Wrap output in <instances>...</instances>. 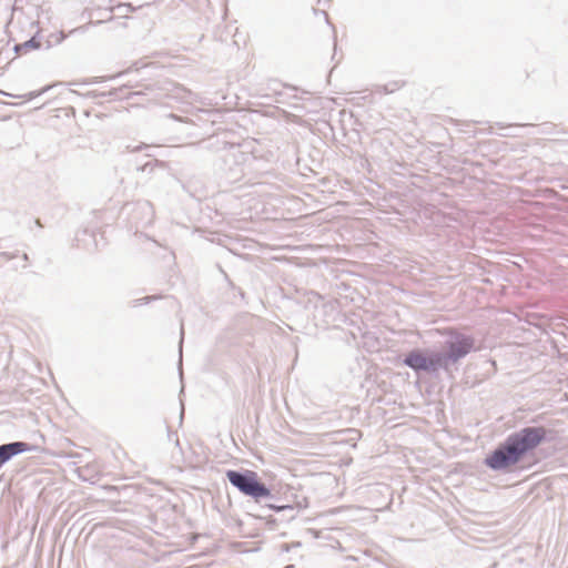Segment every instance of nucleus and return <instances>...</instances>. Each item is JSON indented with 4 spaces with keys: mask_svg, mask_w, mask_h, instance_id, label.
<instances>
[{
    "mask_svg": "<svg viewBox=\"0 0 568 568\" xmlns=\"http://www.w3.org/2000/svg\"><path fill=\"white\" fill-rule=\"evenodd\" d=\"M148 148H149V145H146V144H140V145L133 148L132 151L133 152H139V151H142V150L148 149Z\"/></svg>",
    "mask_w": 568,
    "mask_h": 568,
    "instance_id": "11",
    "label": "nucleus"
},
{
    "mask_svg": "<svg viewBox=\"0 0 568 568\" xmlns=\"http://www.w3.org/2000/svg\"><path fill=\"white\" fill-rule=\"evenodd\" d=\"M41 47L40 41L37 40V37H32L23 43L16 44L13 50L17 54H21L31 49H39Z\"/></svg>",
    "mask_w": 568,
    "mask_h": 568,
    "instance_id": "6",
    "label": "nucleus"
},
{
    "mask_svg": "<svg viewBox=\"0 0 568 568\" xmlns=\"http://www.w3.org/2000/svg\"><path fill=\"white\" fill-rule=\"evenodd\" d=\"M0 93H1V94H6V93H4L3 91H1V90H0Z\"/></svg>",
    "mask_w": 568,
    "mask_h": 568,
    "instance_id": "18",
    "label": "nucleus"
},
{
    "mask_svg": "<svg viewBox=\"0 0 568 568\" xmlns=\"http://www.w3.org/2000/svg\"><path fill=\"white\" fill-rule=\"evenodd\" d=\"M22 258H23L24 261H29V255H28L27 253H24V254L22 255Z\"/></svg>",
    "mask_w": 568,
    "mask_h": 568,
    "instance_id": "16",
    "label": "nucleus"
},
{
    "mask_svg": "<svg viewBox=\"0 0 568 568\" xmlns=\"http://www.w3.org/2000/svg\"><path fill=\"white\" fill-rule=\"evenodd\" d=\"M155 168H165V162L159 160H150L143 165L136 166L138 171L142 173L152 174Z\"/></svg>",
    "mask_w": 568,
    "mask_h": 568,
    "instance_id": "7",
    "label": "nucleus"
},
{
    "mask_svg": "<svg viewBox=\"0 0 568 568\" xmlns=\"http://www.w3.org/2000/svg\"><path fill=\"white\" fill-rule=\"evenodd\" d=\"M448 338L445 341V352H439L443 357L444 371L449 369L450 364H455L466 357L475 349V339L469 335L462 334L453 328L447 332Z\"/></svg>",
    "mask_w": 568,
    "mask_h": 568,
    "instance_id": "3",
    "label": "nucleus"
},
{
    "mask_svg": "<svg viewBox=\"0 0 568 568\" xmlns=\"http://www.w3.org/2000/svg\"><path fill=\"white\" fill-rule=\"evenodd\" d=\"M556 432L545 426H525L510 433L486 455L484 465L498 473H508L542 443L551 442Z\"/></svg>",
    "mask_w": 568,
    "mask_h": 568,
    "instance_id": "1",
    "label": "nucleus"
},
{
    "mask_svg": "<svg viewBox=\"0 0 568 568\" xmlns=\"http://www.w3.org/2000/svg\"><path fill=\"white\" fill-rule=\"evenodd\" d=\"M180 418L181 420L183 419V410L181 412Z\"/></svg>",
    "mask_w": 568,
    "mask_h": 568,
    "instance_id": "17",
    "label": "nucleus"
},
{
    "mask_svg": "<svg viewBox=\"0 0 568 568\" xmlns=\"http://www.w3.org/2000/svg\"><path fill=\"white\" fill-rule=\"evenodd\" d=\"M155 298V296H146V297H143V298H140V300H135L134 301V306H138V305H141V304H144V303H148L149 301Z\"/></svg>",
    "mask_w": 568,
    "mask_h": 568,
    "instance_id": "9",
    "label": "nucleus"
},
{
    "mask_svg": "<svg viewBox=\"0 0 568 568\" xmlns=\"http://www.w3.org/2000/svg\"><path fill=\"white\" fill-rule=\"evenodd\" d=\"M183 336H184V331H183V328H181L180 351L182 349Z\"/></svg>",
    "mask_w": 568,
    "mask_h": 568,
    "instance_id": "15",
    "label": "nucleus"
},
{
    "mask_svg": "<svg viewBox=\"0 0 568 568\" xmlns=\"http://www.w3.org/2000/svg\"><path fill=\"white\" fill-rule=\"evenodd\" d=\"M65 34L61 31L59 33L50 34V39L48 40L47 48H50L52 44H59L65 39Z\"/></svg>",
    "mask_w": 568,
    "mask_h": 568,
    "instance_id": "8",
    "label": "nucleus"
},
{
    "mask_svg": "<svg viewBox=\"0 0 568 568\" xmlns=\"http://www.w3.org/2000/svg\"><path fill=\"white\" fill-rule=\"evenodd\" d=\"M225 477L229 483L236 488L243 496L250 497L256 504H263L264 507L281 513L285 509H292L291 505H277V496L262 480L258 474L251 469H227Z\"/></svg>",
    "mask_w": 568,
    "mask_h": 568,
    "instance_id": "2",
    "label": "nucleus"
},
{
    "mask_svg": "<svg viewBox=\"0 0 568 568\" xmlns=\"http://www.w3.org/2000/svg\"><path fill=\"white\" fill-rule=\"evenodd\" d=\"M168 437H169L170 440L173 439V437H174L175 445L176 446L180 445V440H179V437H178L176 433L169 432Z\"/></svg>",
    "mask_w": 568,
    "mask_h": 568,
    "instance_id": "10",
    "label": "nucleus"
},
{
    "mask_svg": "<svg viewBox=\"0 0 568 568\" xmlns=\"http://www.w3.org/2000/svg\"><path fill=\"white\" fill-rule=\"evenodd\" d=\"M443 359L439 352H432L429 355H425L420 349H413L405 355L403 364L415 373H434L438 369H444Z\"/></svg>",
    "mask_w": 568,
    "mask_h": 568,
    "instance_id": "4",
    "label": "nucleus"
},
{
    "mask_svg": "<svg viewBox=\"0 0 568 568\" xmlns=\"http://www.w3.org/2000/svg\"><path fill=\"white\" fill-rule=\"evenodd\" d=\"M47 90H48V88L43 89V90H42V91H40V92H32V93H30V99L36 98V97H39L42 92H44V91H47Z\"/></svg>",
    "mask_w": 568,
    "mask_h": 568,
    "instance_id": "12",
    "label": "nucleus"
},
{
    "mask_svg": "<svg viewBox=\"0 0 568 568\" xmlns=\"http://www.w3.org/2000/svg\"><path fill=\"white\" fill-rule=\"evenodd\" d=\"M244 160L245 154L242 151H240L239 148L231 146L229 150L224 152V154L222 155L223 165L221 166V170L223 172L224 179L229 183H235L243 178Z\"/></svg>",
    "mask_w": 568,
    "mask_h": 568,
    "instance_id": "5",
    "label": "nucleus"
},
{
    "mask_svg": "<svg viewBox=\"0 0 568 568\" xmlns=\"http://www.w3.org/2000/svg\"><path fill=\"white\" fill-rule=\"evenodd\" d=\"M201 145V143H190L187 145H185L186 148H199Z\"/></svg>",
    "mask_w": 568,
    "mask_h": 568,
    "instance_id": "14",
    "label": "nucleus"
},
{
    "mask_svg": "<svg viewBox=\"0 0 568 568\" xmlns=\"http://www.w3.org/2000/svg\"><path fill=\"white\" fill-rule=\"evenodd\" d=\"M2 255L4 257H7L8 260H11V258H14L16 257V254H10V253H2Z\"/></svg>",
    "mask_w": 568,
    "mask_h": 568,
    "instance_id": "13",
    "label": "nucleus"
}]
</instances>
